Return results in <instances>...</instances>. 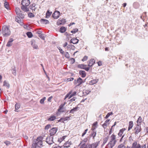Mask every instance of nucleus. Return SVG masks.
<instances>
[{
  "label": "nucleus",
  "mask_w": 148,
  "mask_h": 148,
  "mask_svg": "<svg viewBox=\"0 0 148 148\" xmlns=\"http://www.w3.org/2000/svg\"><path fill=\"white\" fill-rule=\"evenodd\" d=\"M111 140L107 145V148H112L116 142L115 135L112 134L111 136Z\"/></svg>",
  "instance_id": "1"
},
{
  "label": "nucleus",
  "mask_w": 148,
  "mask_h": 148,
  "mask_svg": "<svg viewBox=\"0 0 148 148\" xmlns=\"http://www.w3.org/2000/svg\"><path fill=\"white\" fill-rule=\"evenodd\" d=\"M2 33L4 37L9 36L10 34V31L8 27L6 26H4L2 28Z\"/></svg>",
  "instance_id": "2"
},
{
  "label": "nucleus",
  "mask_w": 148,
  "mask_h": 148,
  "mask_svg": "<svg viewBox=\"0 0 148 148\" xmlns=\"http://www.w3.org/2000/svg\"><path fill=\"white\" fill-rule=\"evenodd\" d=\"M42 146V142L37 141L36 140L34 143H33L32 148H39Z\"/></svg>",
  "instance_id": "3"
},
{
  "label": "nucleus",
  "mask_w": 148,
  "mask_h": 148,
  "mask_svg": "<svg viewBox=\"0 0 148 148\" xmlns=\"http://www.w3.org/2000/svg\"><path fill=\"white\" fill-rule=\"evenodd\" d=\"M72 90H71V91H70L68 93H67L65 96V97L64 98V99H66L68 97H69V99H70L73 96H74L76 95V92L75 91L73 92V93H72Z\"/></svg>",
  "instance_id": "4"
},
{
  "label": "nucleus",
  "mask_w": 148,
  "mask_h": 148,
  "mask_svg": "<svg viewBox=\"0 0 148 148\" xmlns=\"http://www.w3.org/2000/svg\"><path fill=\"white\" fill-rule=\"evenodd\" d=\"M84 82L85 81H83L81 78L79 77L77 79V81L76 80H74V84H78L76 86H79L82 83Z\"/></svg>",
  "instance_id": "5"
},
{
  "label": "nucleus",
  "mask_w": 148,
  "mask_h": 148,
  "mask_svg": "<svg viewBox=\"0 0 148 148\" xmlns=\"http://www.w3.org/2000/svg\"><path fill=\"white\" fill-rule=\"evenodd\" d=\"M53 139V136H49L47 137L46 141L48 144L51 145L54 143Z\"/></svg>",
  "instance_id": "6"
},
{
  "label": "nucleus",
  "mask_w": 148,
  "mask_h": 148,
  "mask_svg": "<svg viewBox=\"0 0 148 148\" xmlns=\"http://www.w3.org/2000/svg\"><path fill=\"white\" fill-rule=\"evenodd\" d=\"M58 130V128L56 127H53L49 131L50 135V136H53L57 132Z\"/></svg>",
  "instance_id": "7"
},
{
  "label": "nucleus",
  "mask_w": 148,
  "mask_h": 148,
  "mask_svg": "<svg viewBox=\"0 0 148 148\" xmlns=\"http://www.w3.org/2000/svg\"><path fill=\"white\" fill-rule=\"evenodd\" d=\"M60 15V13L59 11H56L53 13L52 15V16L53 18L54 19H56L59 17Z\"/></svg>",
  "instance_id": "8"
},
{
  "label": "nucleus",
  "mask_w": 148,
  "mask_h": 148,
  "mask_svg": "<svg viewBox=\"0 0 148 148\" xmlns=\"http://www.w3.org/2000/svg\"><path fill=\"white\" fill-rule=\"evenodd\" d=\"M134 130L135 134H137L141 131L140 126L139 125H137Z\"/></svg>",
  "instance_id": "9"
},
{
  "label": "nucleus",
  "mask_w": 148,
  "mask_h": 148,
  "mask_svg": "<svg viewBox=\"0 0 148 148\" xmlns=\"http://www.w3.org/2000/svg\"><path fill=\"white\" fill-rule=\"evenodd\" d=\"M100 141H99L95 142L92 144H89L91 148H97L99 144Z\"/></svg>",
  "instance_id": "10"
},
{
  "label": "nucleus",
  "mask_w": 148,
  "mask_h": 148,
  "mask_svg": "<svg viewBox=\"0 0 148 148\" xmlns=\"http://www.w3.org/2000/svg\"><path fill=\"white\" fill-rule=\"evenodd\" d=\"M30 3V2L29 0H23L21 1L22 5H25L26 6H28Z\"/></svg>",
  "instance_id": "11"
},
{
  "label": "nucleus",
  "mask_w": 148,
  "mask_h": 148,
  "mask_svg": "<svg viewBox=\"0 0 148 148\" xmlns=\"http://www.w3.org/2000/svg\"><path fill=\"white\" fill-rule=\"evenodd\" d=\"M79 40L76 38H73L70 40V43L75 44L77 43L78 42Z\"/></svg>",
  "instance_id": "12"
},
{
  "label": "nucleus",
  "mask_w": 148,
  "mask_h": 148,
  "mask_svg": "<svg viewBox=\"0 0 148 148\" xmlns=\"http://www.w3.org/2000/svg\"><path fill=\"white\" fill-rule=\"evenodd\" d=\"M95 60L94 59H92L88 61V65L89 66H92L95 63Z\"/></svg>",
  "instance_id": "13"
},
{
  "label": "nucleus",
  "mask_w": 148,
  "mask_h": 148,
  "mask_svg": "<svg viewBox=\"0 0 148 148\" xmlns=\"http://www.w3.org/2000/svg\"><path fill=\"white\" fill-rule=\"evenodd\" d=\"M72 143L71 141L68 140L66 142L64 145L63 146L64 147L68 148L70 147V145H71Z\"/></svg>",
  "instance_id": "14"
},
{
  "label": "nucleus",
  "mask_w": 148,
  "mask_h": 148,
  "mask_svg": "<svg viewBox=\"0 0 148 148\" xmlns=\"http://www.w3.org/2000/svg\"><path fill=\"white\" fill-rule=\"evenodd\" d=\"M40 21L41 23L43 24H47L49 23V21L46 19H41L40 20Z\"/></svg>",
  "instance_id": "15"
},
{
  "label": "nucleus",
  "mask_w": 148,
  "mask_h": 148,
  "mask_svg": "<svg viewBox=\"0 0 148 148\" xmlns=\"http://www.w3.org/2000/svg\"><path fill=\"white\" fill-rule=\"evenodd\" d=\"M64 105H65V104H61L60 105V106L59 107V108L58 110V112H64V111L62 110L63 109V108Z\"/></svg>",
  "instance_id": "16"
},
{
  "label": "nucleus",
  "mask_w": 148,
  "mask_h": 148,
  "mask_svg": "<svg viewBox=\"0 0 148 148\" xmlns=\"http://www.w3.org/2000/svg\"><path fill=\"white\" fill-rule=\"evenodd\" d=\"M79 74L81 75V77L83 78L84 77L86 76V73L84 71H80L79 72Z\"/></svg>",
  "instance_id": "17"
},
{
  "label": "nucleus",
  "mask_w": 148,
  "mask_h": 148,
  "mask_svg": "<svg viewBox=\"0 0 148 148\" xmlns=\"http://www.w3.org/2000/svg\"><path fill=\"white\" fill-rule=\"evenodd\" d=\"M98 80L96 79H93L91 80L89 82V84L91 85H92L95 84H96Z\"/></svg>",
  "instance_id": "18"
},
{
  "label": "nucleus",
  "mask_w": 148,
  "mask_h": 148,
  "mask_svg": "<svg viewBox=\"0 0 148 148\" xmlns=\"http://www.w3.org/2000/svg\"><path fill=\"white\" fill-rule=\"evenodd\" d=\"M25 5H22L21 7V9L24 12H27L29 11V9Z\"/></svg>",
  "instance_id": "19"
},
{
  "label": "nucleus",
  "mask_w": 148,
  "mask_h": 148,
  "mask_svg": "<svg viewBox=\"0 0 148 148\" xmlns=\"http://www.w3.org/2000/svg\"><path fill=\"white\" fill-rule=\"evenodd\" d=\"M36 5V4L35 3H33L32 5H30L29 6V8H30V9L32 10V11H35V9H36V8L35 7Z\"/></svg>",
  "instance_id": "20"
},
{
  "label": "nucleus",
  "mask_w": 148,
  "mask_h": 148,
  "mask_svg": "<svg viewBox=\"0 0 148 148\" xmlns=\"http://www.w3.org/2000/svg\"><path fill=\"white\" fill-rule=\"evenodd\" d=\"M17 15L18 16L21 18L22 19L24 18V14L23 13V12L21 11L20 12H19V14H17Z\"/></svg>",
  "instance_id": "21"
},
{
  "label": "nucleus",
  "mask_w": 148,
  "mask_h": 148,
  "mask_svg": "<svg viewBox=\"0 0 148 148\" xmlns=\"http://www.w3.org/2000/svg\"><path fill=\"white\" fill-rule=\"evenodd\" d=\"M129 126L128 128V131H129L132 129L133 126V122L132 121H130L129 122Z\"/></svg>",
  "instance_id": "22"
},
{
  "label": "nucleus",
  "mask_w": 148,
  "mask_h": 148,
  "mask_svg": "<svg viewBox=\"0 0 148 148\" xmlns=\"http://www.w3.org/2000/svg\"><path fill=\"white\" fill-rule=\"evenodd\" d=\"M109 138V137L107 136V137L104 138L103 139V142L101 145L102 146H103L107 142Z\"/></svg>",
  "instance_id": "23"
},
{
  "label": "nucleus",
  "mask_w": 148,
  "mask_h": 148,
  "mask_svg": "<svg viewBox=\"0 0 148 148\" xmlns=\"http://www.w3.org/2000/svg\"><path fill=\"white\" fill-rule=\"evenodd\" d=\"M32 45L34 49H38L39 48L38 46L36 44H35L33 42H32Z\"/></svg>",
  "instance_id": "24"
},
{
  "label": "nucleus",
  "mask_w": 148,
  "mask_h": 148,
  "mask_svg": "<svg viewBox=\"0 0 148 148\" xmlns=\"http://www.w3.org/2000/svg\"><path fill=\"white\" fill-rule=\"evenodd\" d=\"M66 30V28L64 27H61L60 29V32L63 33Z\"/></svg>",
  "instance_id": "25"
},
{
  "label": "nucleus",
  "mask_w": 148,
  "mask_h": 148,
  "mask_svg": "<svg viewBox=\"0 0 148 148\" xmlns=\"http://www.w3.org/2000/svg\"><path fill=\"white\" fill-rule=\"evenodd\" d=\"M126 129L125 128H123L120 130L119 131V132L118 134V135L120 136H121L123 133V132Z\"/></svg>",
  "instance_id": "26"
},
{
  "label": "nucleus",
  "mask_w": 148,
  "mask_h": 148,
  "mask_svg": "<svg viewBox=\"0 0 148 148\" xmlns=\"http://www.w3.org/2000/svg\"><path fill=\"white\" fill-rule=\"evenodd\" d=\"M90 92L91 91L89 90H85L83 91V93L84 95H88Z\"/></svg>",
  "instance_id": "27"
},
{
  "label": "nucleus",
  "mask_w": 148,
  "mask_h": 148,
  "mask_svg": "<svg viewBox=\"0 0 148 148\" xmlns=\"http://www.w3.org/2000/svg\"><path fill=\"white\" fill-rule=\"evenodd\" d=\"M56 118L55 116H51L48 119V120L49 121H52L55 120Z\"/></svg>",
  "instance_id": "28"
},
{
  "label": "nucleus",
  "mask_w": 148,
  "mask_h": 148,
  "mask_svg": "<svg viewBox=\"0 0 148 148\" xmlns=\"http://www.w3.org/2000/svg\"><path fill=\"white\" fill-rule=\"evenodd\" d=\"M52 12H50L49 10H48L46 14V18H48L51 15Z\"/></svg>",
  "instance_id": "29"
},
{
  "label": "nucleus",
  "mask_w": 148,
  "mask_h": 148,
  "mask_svg": "<svg viewBox=\"0 0 148 148\" xmlns=\"http://www.w3.org/2000/svg\"><path fill=\"white\" fill-rule=\"evenodd\" d=\"M83 141H82L81 142L80 144H79V145H80L81 146L80 148H84L85 147V144L84 142H83Z\"/></svg>",
  "instance_id": "30"
},
{
  "label": "nucleus",
  "mask_w": 148,
  "mask_h": 148,
  "mask_svg": "<svg viewBox=\"0 0 148 148\" xmlns=\"http://www.w3.org/2000/svg\"><path fill=\"white\" fill-rule=\"evenodd\" d=\"M20 105L19 104H18L16 103L15 106V112H17V110L20 108Z\"/></svg>",
  "instance_id": "31"
},
{
  "label": "nucleus",
  "mask_w": 148,
  "mask_h": 148,
  "mask_svg": "<svg viewBox=\"0 0 148 148\" xmlns=\"http://www.w3.org/2000/svg\"><path fill=\"white\" fill-rule=\"evenodd\" d=\"M3 86H6L8 88L10 87L9 84L6 81H5L3 82Z\"/></svg>",
  "instance_id": "32"
},
{
  "label": "nucleus",
  "mask_w": 148,
  "mask_h": 148,
  "mask_svg": "<svg viewBox=\"0 0 148 148\" xmlns=\"http://www.w3.org/2000/svg\"><path fill=\"white\" fill-rule=\"evenodd\" d=\"M66 137V136H62V138H59L58 140V141L60 143H61L62 141L63 140H64L65 138Z\"/></svg>",
  "instance_id": "33"
},
{
  "label": "nucleus",
  "mask_w": 148,
  "mask_h": 148,
  "mask_svg": "<svg viewBox=\"0 0 148 148\" xmlns=\"http://www.w3.org/2000/svg\"><path fill=\"white\" fill-rule=\"evenodd\" d=\"M43 139V137L40 136L38 137L36 140V142L37 141H40L42 142V140Z\"/></svg>",
  "instance_id": "34"
},
{
  "label": "nucleus",
  "mask_w": 148,
  "mask_h": 148,
  "mask_svg": "<svg viewBox=\"0 0 148 148\" xmlns=\"http://www.w3.org/2000/svg\"><path fill=\"white\" fill-rule=\"evenodd\" d=\"M20 18L18 16H16L15 17V21L19 23H21Z\"/></svg>",
  "instance_id": "35"
},
{
  "label": "nucleus",
  "mask_w": 148,
  "mask_h": 148,
  "mask_svg": "<svg viewBox=\"0 0 148 148\" xmlns=\"http://www.w3.org/2000/svg\"><path fill=\"white\" fill-rule=\"evenodd\" d=\"M78 107H75L72 109H71L70 111V113H73L74 112H75L77 111V110L78 108Z\"/></svg>",
  "instance_id": "36"
},
{
  "label": "nucleus",
  "mask_w": 148,
  "mask_h": 148,
  "mask_svg": "<svg viewBox=\"0 0 148 148\" xmlns=\"http://www.w3.org/2000/svg\"><path fill=\"white\" fill-rule=\"evenodd\" d=\"M5 2L4 3L5 7L8 10L9 9V4L6 1H5Z\"/></svg>",
  "instance_id": "37"
},
{
  "label": "nucleus",
  "mask_w": 148,
  "mask_h": 148,
  "mask_svg": "<svg viewBox=\"0 0 148 148\" xmlns=\"http://www.w3.org/2000/svg\"><path fill=\"white\" fill-rule=\"evenodd\" d=\"M26 34L27 36L29 38L32 37L33 36L31 32H27Z\"/></svg>",
  "instance_id": "38"
},
{
  "label": "nucleus",
  "mask_w": 148,
  "mask_h": 148,
  "mask_svg": "<svg viewBox=\"0 0 148 148\" xmlns=\"http://www.w3.org/2000/svg\"><path fill=\"white\" fill-rule=\"evenodd\" d=\"M70 116H69V117L67 116V117H66L65 118H63V121H62V122L63 123H64V121H67L68 120H69V119H70Z\"/></svg>",
  "instance_id": "39"
},
{
  "label": "nucleus",
  "mask_w": 148,
  "mask_h": 148,
  "mask_svg": "<svg viewBox=\"0 0 148 148\" xmlns=\"http://www.w3.org/2000/svg\"><path fill=\"white\" fill-rule=\"evenodd\" d=\"M21 11V10L18 7H16V8L15 9V12H16V14H19V12H20Z\"/></svg>",
  "instance_id": "40"
},
{
  "label": "nucleus",
  "mask_w": 148,
  "mask_h": 148,
  "mask_svg": "<svg viewBox=\"0 0 148 148\" xmlns=\"http://www.w3.org/2000/svg\"><path fill=\"white\" fill-rule=\"evenodd\" d=\"M135 148H140V144H138L137 142L136 141H135Z\"/></svg>",
  "instance_id": "41"
},
{
  "label": "nucleus",
  "mask_w": 148,
  "mask_h": 148,
  "mask_svg": "<svg viewBox=\"0 0 148 148\" xmlns=\"http://www.w3.org/2000/svg\"><path fill=\"white\" fill-rule=\"evenodd\" d=\"M45 99L46 97H43V98L40 99V103L41 104H43Z\"/></svg>",
  "instance_id": "42"
},
{
  "label": "nucleus",
  "mask_w": 148,
  "mask_h": 148,
  "mask_svg": "<svg viewBox=\"0 0 148 148\" xmlns=\"http://www.w3.org/2000/svg\"><path fill=\"white\" fill-rule=\"evenodd\" d=\"M44 34H40L38 35V36L40 38L42 39V40H45V36H44Z\"/></svg>",
  "instance_id": "43"
},
{
  "label": "nucleus",
  "mask_w": 148,
  "mask_h": 148,
  "mask_svg": "<svg viewBox=\"0 0 148 148\" xmlns=\"http://www.w3.org/2000/svg\"><path fill=\"white\" fill-rule=\"evenodd\" d=\"M64 56L67 58H70V55L68 52H66L64 54Z\"/></svg>",
  "instance_id": "44"
},
{
  "label": "nucleus",
  "mask_w": 148,
  "mask_h": 148,
  "mask_svg": "<svg viewBox=\"0 0 148 148\" xmlns=\"http://www.w3.org/2000/svg\"><path fill=\"white\" fill-rule=\"evenodd\" d=\"M142 122V119L140 116H139L137 121V123H140Z\"/></svg>",
  "instance_id": "45"
},
{
  "label": "nucleus",
  "mask_w": 148,
  "mask_h": 148,
  "mask_svg": "<svg viewBox=\"0 0 148 148\" xmlns=\"http://www.w3.org/2000/svg\"><path fill=\"white\" fill-rule=\"evenodd\" d=\"M139 4L138 3H134L133 4V6L135 8H137L138 7Z\"/></svg>",
  "instance_id": "46"
},
{
  "label": "nucleus",
  "mask_w": 148,
  "mask_h": 148,
  "mask_svg": "<svg viewBox=\"0 0 148 148\" xmlns=\"http://www.w3.org/2000/svg\"><path fill=\"white\" fill-rule=\"evenodd\" d=\"M96 131H93L92 132L91 134V135L93 137V138H95L96 136Z\"/></svg>",
  "instance_id": "47"
},
{
  "label": "nucleus",
  "mask_w": 148,
  "mask_h": 148,
  "mask_svg": "<svg viewBox=\"0 0 148 148\" xmlns=\"http://www.w3.org/2000/svg\"><path fill=\"white\" fill-rule=\"evenodd\" d=\"M112 114V112H109L106 115V116L105 118L106 119H107V118H108V117H109V116L111 115Z\"/></svg>",
  "instance_id": "48"
},
{
  "label": "nucleus",
  "mask_w": 148,
  "mask_h": 148,
  "mask_svg": "<svg viewBox=\"0 0 148 148\" xmlns=\"http://www.w3.org/2000/svg\"><path fill=\"white\" fill-rule=\"evenodd\" d=\"M117 148H125V146L123 144H121L118 146Z\"/></svg>",
  "instance_id": "49"
},
{
  "label": "nucleus",
  "mask_w": 148,
  "mask_h": 148,
  "mask_svg": "<svg viewBox=\"0 0 148 148\" xmlns=\"http://www.w3.org/2000/svg\"><path fill=\"white\" fill-rule=\"evenodd\" d=\"M78 30V29L77 28H75L73 29V30L71 31V32L73 33H75L77 32Z\"/></svg>",
  "instance_id": "50"
},
{
  "label": "nucleus",
  "mask_w": 148,
  "mask_h": 148,
  "mask_svg": "<svg viewBox=\"0 0 148 148\" xmlns=\"http://www.w3.org/2000/svg\"><path fill=\"white\" fill-rule=\"evenodd\" d=\"M12 42L8 41L6 44V46L10 47L12 45Z\"/></svg>",
  "instance_id": "51"
},
{
  "label": "nucleus",
  "mask_w": 148,
  "mask_h": 148,
  "mask_svg": "<svg viewBox=\"0 0 148 148\" xmlns=\"http://www.w3.org/2000/svg\"><path fill=\"white\" fill-rule=\"evenodd\" d=\"M28 16L30 18L33 17L34 16V15L32 13H29L28 14Z\"/></svg>",
  "instance_id": "52"
},
{
  "label": "nucleus",
  "mask_w": 148,
  "mask_h": 148,
  "mask_svg": "<svg viewBox=\"0 0 148 148\" xmlns=\"http://www.w3.org/2000/svg\"><path fill=\"white\" fill-rule=\"evenodd\" d=\"M12 73L13 75H16V70L15 69H12Z\"/></svg>",
  "instance_id": "53"
},
{
  "label": "nucleus",
  "mask_w": 148,
  "mask_h": 148,
  "mask_svg": "<svg viewBox=\"0 0 148 148\" xmlns=\"http://www.w3.org/2000/svg\"><path fill=\"white\" fill-rule=\"evenodd\" d=\"M78 67L79 68H80L82 69H84V65L83 64H81L79 65L78 66Z\"/></svg>",
  "instance_id": "54"
},
{
  "label": "nucleus",
  "mask_w": 148,
  "mask_h": 148,
  "mask_svg": "<svg viewBox=\"0 0 148 148\" xmlns=\"http://www.w3.org/2000/svg\"><path fill=\"white\" fill-rule=\"evenodd\" d=\"M77 98L76 97H74L73 98L71 99L70 100V102H72L73 101H75V100Z\"/></svg>",
  "instance_id": "55"
},
{
  "label": "nucleus",
  "mask_w": 148,
  "mask_h": 148,
  "mask_svg": "<svg viewBox=\"0 0 148 148\" xmlns=\"http://www.w3.org/2000/svg\"><path fill=\"white\" fill-rule=\"evenodd\" d=\"M88 57L86 56H85L82 60L83 61H86L88 59Z\"/></svg>",
  "instance_id": "56"
},
{
  "label": "nucleus",
  "mask_w": 148,
  "mask_h": 148,
  "mask_svg": "<svg viewBox=\"0 0 148 148\" xmlns=\"http://www.w3.org/2000/svg\"><path fill=\"white\" fill-rule=\"evenodd\" d=\"M51 125L49 124H48L45 127V129L46 130H48L50 127Z\"/></svg>",
  "instance_id": "57"
},
{
  "label": "nucleus",
  "mask_w": 148,
  "mask_h": 148,
  "mask_svg": "<svg viewBox=\"0 0 148 148\" xmlns=\"http://www.w3.org/2000/svg\"><path fill=\"white\" fill-rule=\"evenodd\" d=\"M4 143L7 146L9 145L10 144V142L8 141H5Z\"/></svg>",
  "instance_id": "58"
},
{
  "label": "nucleus",
  "mask_w": 148,
  "mask_h": 148,
  "mask_svg": "<svg viewBox=\"0 0 148 148\" xmlns=\"http://www.w3.org/2000/svg\"><path fill=\"white\" fill-rule=\"evenodd\" d=\"M71 63L72 64H73L75 61V59L73 58H71Z\"/></svg>",
  "instance_id": "59"
},
{
  "label": "nucleus",
  "mask_w": 148,
  "mask_h": 148,
  "mask_svg": "<svg viewBox=\"0 0 148 148\" xmlns=\"http://www.w3.org/2000/svg\"><path fill=\"white\" fill-rule=\"evenodd\" d=\"M74 79V78L73 77H71L70 78H67V81H71Z\"/></svg>",
  "instance_id": "60"
},
{
  "label": "nucleus",
  "mask_w": 148,
  "mask_h": 148,
  "mask_svg": "<svg viewBox=\"0 0 148 148\" xmlns=\"http://www.w3.org/2000/svg\"><path fill=\"white\" fill-rule=\"evenodd\" d=\"M90 145L89 144L86 145L84 148H91L90 147Z\"/></svg>",
  "instance_id": "61"
},
{
  "label": "nucleus",
  "mask_w": 148,
  "mask_h": 148,
  "mask_svg": "<svg viewBox=\"0 0 148 148\" xmlns=\"http://www.w3.org/2000/svg\"><path fill=\"white\" fill-rule=\"evenodd\" d=\"M135 143L134 142L132 144V146L131 148H135Z\"/></svg>",
  "instance_id": "62"
},
{
  "label": "nucleus",
  "mask_w": 148,
  "mask_h": 148,
  "mask_svg": "<svg viewBox=\"0 0 148 148\" xmlns=\"http://www.w3.org/2000/svg\"><path fill=\"white\" fill-rule=\"evenodd\" d=\"M106 126L107 124L105 123H104L102 125L103 127L105 129L106 127Z\"/></svg>",
  "instance_id": "63"
},
{
  "label": "nucleus",
  "mask_w": 148,
  "mask_h": 148,
  "mask_svg": "<svg viewBox=\"0 0 148 148\" xmlns=\"http://www.w3.org/2000/svg\"><path fill=\"white\" fill-rule=\"evenodd\" d=\"M140 148H146V144H145L141 146Z\"/></svg>",
  "instance_id": "64"
}]
</instances>
